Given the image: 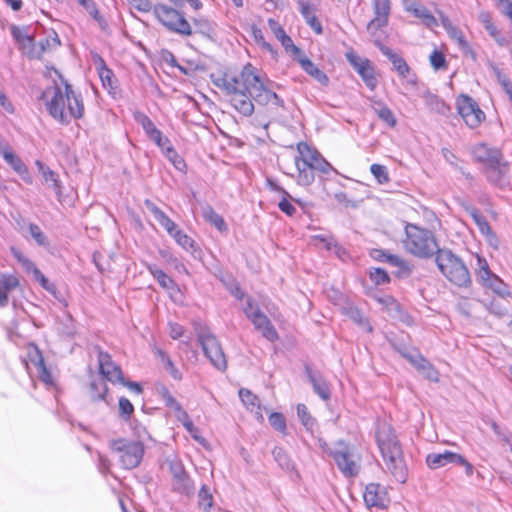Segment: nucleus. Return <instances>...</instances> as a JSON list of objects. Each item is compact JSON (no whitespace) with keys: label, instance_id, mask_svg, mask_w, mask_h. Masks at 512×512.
<instances>
[{"label":"nucleus","instance_id":"f257e3e1","mask_svg":"<svg viewBox=\"0 0 512 512\" xmlns=\"http://www.w3.org/2000/svg\"><path fill=\"white\" fill-rule=\"evenodd\" d=\"M214 84L230 96L232 106L245 117L253 114V101L270 110L284 108L283 99L273 91V82L261 78L250 63L243 67L239 75L225 74Z\"/></svg>","mask_w":512,"mask_h":512},{"label":"nucleus","instance_id":"f03ea898","mask_svg":"<svg viewBox=\"0 0 512 512\" xmlns=\"http://www.w3.org/2000/svg\"><path fill=\"white\" fill-rule=\"evenodd\" d=\"M64 88L54 85L47 88L42 99L49 114L62 125H68L71 119H80L84 115V103L68 81L61 79Z\"/></svg>","mask_w":512,"mask_h":512},{"label":"nucleus","instance_id":"7ed1b4c3","mask_svg":"<svg viewBox=\"0 0 512 512\" xmlns=\"http://www.w3.org/2000/svg\"><path fill=\"white\" fill-rule=\"evenodd\" d=\"M376 442L381 452L387 471L400 483L407 478V466L403 452L394 429L385 421L378 422Z\"/></svg>","mask_w":512,"mask_h":512},{"label":"nucleus","instance_id":"20e7f679","mask_svg":"<svg viewBox=\"0 0 512 512\" xmlns=\"http://www.w3.org/2000/svg\"><path fill=\"white\" fill-rule=\"evenodd\" d=\"M402 243L408 253L418 258L436 257L438 251H441L433 232L412 223L405 225V237Z\"/></svg>","mask_w":512,"mask_h":512},{"label":"nucleus","instance_id":"39448f33","mask_svg":"<svg viewBox=\"0 0 512 512\" xmlns=\"http://www.w3.org/2000/svg\"><path fill=\"white\" fill-rule=\"evenodd\" d=\"M435 262L440 272L452 284L461 288H468L471 285L472 279L466 264L450 249L438 251Z\"/></svg>","mask_w":512,"mask_h":512},{"label":"nucleus","instance_id":"423d86ee","mask_svg":"<svg viewBox=\"0 0 512 512\" xmlns=\"http://www.w3.org/2000/svg\"><path fill=\"white\" fill-rule=\"evenodd\" d=\"M151 10L156 19L168 30L182 36H190L192 34L190 23L178 10L165 4L154 5Z\"/></svg>","mask_w":512,"mask_h":512},{"label":"nucleus","instance_id":"0eeeda50","mask_svg":"<svg viewBox=\"0 0 512 512\" xmlns=\"http://www.w3.org/2000/svg\"><path fill=\"white\" fill-rule=\"evenodd\" d=\"M110 448L119 455L120 462L125 469L136 468L144 455V446L140 441L116 439L110 442Z\"/></svg>","mask_w":512,"mask_h":512},{"label":"nucleus","instance_id":"6e6552de","mask_svg":"<svg viewBox=\"0 0 512 512\" xmlns=\"http://www.w3.org/2000/svg\"><path fill=\"white\" fill-rule=\"evenodd\" d=\"M197 337L211 364L218 370L224 371L227 368V361L217 338L206 328L198 330Z\"/></svg>","mask_w":512,"mask_h":512},{"label":"nucleus","instance_id":"1a4fd4ad","mask_svg":"<svg viewBox=\"0 0 512 512\" xmlns=\"http://www.w3.org/2000/svg\"><path fill=\"white\" fill-rule=\"evenodd\" d=\"M331 455L340 471L346 477H353L359 473L360 465L358 457L345 443H337Z\"/></svg>","mask_w":512,"mask_h":512},{"label":"nucleus","instance_id":"9d476101","mask_svg":"<svg viewBox=\"0 0 512 512\" xmlns=\"http://www.w3.org/2000/svg\"><path fill=\"white\" fill-rule=\"evenodd\" d=\"M458 112L470 128L478 127L485 120V113L477 102L467 96L461 95L457 100Z\"/></svg>","mask_w":512,"mask_h":512},{"label":"nucleus","instance_id":"9b49d317","mask_svg":"<svg viewBox=\"0 0 512 512\" xmlns=\"http://www.w3.org/2000/svg\"><path fill=\"white\" fill-rule=\"evenodd\" d=\"M379 50L385 55L393 65L394 70L398 73V75L405 79L406 84L409 86H415L417 84V76L412 72L411 68L405 61L403 57L395 53L391 48L381 44L376 43Z\"/></svg>","mask_w":512,"mask_h":512},{"label":"nucleus","instance_id":"f8f14e48","mask_svg":"<svg viewBox=\"0 0 512 512\" xmlns=\"http://www.w3.org/2000/svg\"><path fill=\"white\" fill-rule=\"evenodd\" d=\"M169 470L173 476V488L182 494H189L193 490L192 481L181 461L174 458L168 461Z\"/></svg>","mask_w":512,"mask_h":512},{"label":"nucleus","instance_id":"ddd939ff","mask_svg":"<svg viewBox=\"0 0 512 512\" xmlns=\"http://www.w3.org/2000/svg\"><path fill=\"white\" fill-rule=\"evenodd\" d=\"M363 498L368 508L384 509L390 502L386 488L379 483H369L365 488Z\"/></svg>","mask_w":512,"mask_h":512},{"label":"nucleus","instance_id":"4468645a","mask_svg":"<svg viewBox=\"0 0 512 512\" xmlns=\"http://www.w3.org/2000/svg\"><path fill=\"white\" fill-rule=\"evenodd\" d=\"M98 363L100 373L104 378L112 383L123 382V373L119 366L113 361L107 352L99 350Z\"/></svg>","mask_w":512,"mask_h":512},{"label":"nucleus","instance_id":"2eb2a0df","mask_svg":"<svg viewBox=\"0 0 512 512\" xmlns=\"http://www.w3.org/2000/svg\"><path fill=\"white\" fill-rule=\"evenodd\" d=\"M507 172L508 164L503 161L502 156L500 158H494L493 163H490L484 168L486 179L491 184L499 187H503L507 183Z\"/></svg>","mask_w":512,"mask_h":512},{"label":"nucleus","instance_id":"dca6fc26","mask_svg":"<svg viewBox=\"0 0 512 512\" xmlns=\"http://www.w3.org/2000/svg\"><path fill=\"white\" fill-rule=\"evenodd\" d=\"M406 360H408L410 364L429 381H439V372L420 353L408 354L406 355Z\"/></svg>","mask_w":512,"mask_h":512},{"label":"nucleus","instance_id":"f3484780","mask_svg":"<svg viewBox=\"0 0 512 512\" xmlns=\"http://www.w3.org/2000/svg\"><path fill=\"white\" fill-rule=\"evenodd\" d=\"M373 8L375 17L367 25L369 31H376L387 25L390 14V1L373 0Z\"/></svg>","mask_w":512,"mask_h":512},{"label":"nucleus","instance_id":"a211bd4d","mask_svg":"<svg viewBox=\"0 0 512 512\" xmlns=\"http://www.w3.org/2000/svg\"><path fill=\"white\" fill-rule=\"evenodd\" d=\"M405 9L415 17L421 19L422 23L428 28H433L438 25L436 18L431 14V12L416 0L405 1Z\"/></svg>","mask_w":512,"mask_h":512},{"label":"nucleus","instance_id":"6ab92c4d","mask_svg":"<svg viewBox=\"0 0 512 512\" xmlns=\"http://www.w3.org/2000/svg\"><path fill=\"white\" fill-rule=\"evenodd\" d=\"M460 460V454L445 450L441 453H429L426 456V464L430 469L436 470L447 466L448 464H455Z\"/></svg>","mask_w":512,"mask_h":512},{"label":"nucleus","instance_id":"aec40b11","mask_svg":"<svg viewBox=\"0 0 512 512\" xmlns=\"http://www.w3.org/2000/svg\"><path fill=\"white\" fill-rule=\"evenodd\" d=\"M255 329L259 331L262 336L270 342H275L278 340L279 335L273 326L270 319L264 314L257 315L255 318L251 320Z\"/></svg>","mask_w":512,"mask_h":512},{"label":"nucleus","instance_id":"412c9836","mask_svg":"<svg viewBox=\"0 0 512 512\" xmlns=\"http://www.w3.org/2000/svg\"><path fill=\"white\" fill-rule=\"evenodd\" d=\"M268 26L274 36L281 42L286 51H291L293 54H301V50L296 45H294L291 37L286 34L285 30L278 23V21L270 18L268 19Z\"/></svg>","mask_w":512,"mask_h":512},{"label":"nucleus","instance_id":"4be33fe9","mask_svg":"<svg viewBox=\"0 0 512 512\" xmlns=\"http://www.w3.org/2000/svg\"><path fill=\"white\" fill-rule=\"evenodd\" d=\"M144 205L146 209L154 216L155 220L166 230V232L170 235L172 232L177 229L176 223L171 220L164 211H162L159 207L156 206L151 200L146 199L144 201Z\"/></svg>","mask_w":512,"mask_h":512},{"label":"nucleus","instance_id":"5701e85b","mask_svg":"<svg viewBox=\"0 0 512 512\" xmlns=\"http://www.w3.org/2000/svg\"><path fill=\"white\" fill-rule=\"evenodd\" d=\"M308 380L311 383L314 392L324 401L331 397L330 386L327 381L318 373H314L308 367L306 368Z\"/></svg>","mask_w":512,"mask_h":512},{"label":"nucleus","instance_id":"b1692460","mask_svg":"<svg viewBox=\"0 0 512 512\" xmlns=\"http://www.w3.org/2000/svg\"><path fill=\"white\" fill-rule=\"evenodd\" d=\"M298 62L301 68L311 77H313L317 82L326 86L329 83L328 76L318 68L316 64H314L308 57L305 55H300L298 57Z\"/></svg>","mask_w":512,"mask_h":512},{"label":"nucleus","instance_id":"393cba45","mask_svg":"<svg viewBox=\"0 0 512 512\" xmlns=\"http://www.w3.org/2000/svg\"><path fill=\"white\" fill-rule=\"evenodd\" d=\"M472 154L477 162L483 163L485 166L493 163L494 158H500L502 156L499 150L492 149L483 143L474 146Z\"/></svg>","mask_w":512,"mask_h":512},{"label":"nucleus","instance_id":"a878e982","mask_svg":"<svg viewBox=\"0 0 512 512\" xmlns=\"http://www.w3.org/2000/svg\"><path fill=\"white\" fill-rule=\"evenodd\" d=\"M370 256L379 262H386L393 267H398L401 270L408 269V265L405 260L395 254H391L383 249H372Z\"/></svg>","mask_w":512,"mask_h":512},{"label":"nucleus","instance_id":"bb28decb","mask_svg":"<svg viewBox=\"0 0 512 512\" xmlns=\"http://www.w3.org/2000/svg\"><path fill=\"white\" fill-rule=\"evenodd\" d=\"M299 10L303 18L305 19L306 23L310 26V28L316 33V34H322L323 28L316 17V15L313 13L312 8L308 2H305L303 0H298Z\"/></svg>","mask_w":512,"mask_h":512},{"label":"nucleus","instance_id":"cd10ccee","mask_svg":"<svg viewBox=\"0 0 512 512\" xmlns=\"http://www.w3.org/2000/svg\"><path fill=\"white\" fill-rule=\"evenodd\" d=\"M36 165L44 181L50 183V187L54 189L57 196H60L62 194V187L58 175L39 160L36 161Z\"/></svg>","mask_w":512,"mask_h":512},{"label":"nucleus","instance_id":"c85d7f7f","mask_svg":"<svg viewBox=\"0 0 512 512\" xmlns=\"http://www.w3.org/2000/svg\"><path fill=\"white\" fill-rule=\"evenodd\" d=\"M298 155L295 157L297 160L305 163L307 166L312 167L320 153L310 147L305 142H300L297 145Z\"/></svg>","mask_w":512,"mask_h":512},{"label":"nucleus","instance_id":"c756f323","mask_svg":"<svg viewBox=\"0 0 512 512\" xmlns=\"http://www.w3.org/2000/svg\"><path fill=\"white\" fill-rule=\"evenodd\" d=\"M295 165L297 168V177H296L297 184H299L301 186L311 185L315 180V173H314L312 167L307 166L305 163L297 160L296 158H295Z\"/></svg>","mask_w":512,"mask_h":512},{"label":"nucleus","instance_id":"7c9ffc66","mask_svg":"<svg viewBox=\"0 0 512 512\" xmlns=\"http://www.w3.org/2000/svg\"><path fill=\"white\" fill-rule=\"evenodd\" d=\"M133 116L134 120L143 128L145 134L150 140L161 133L152 120L143 112L136 111Z\"/></svg>","mask_w":512,"mask_h":512},{"label":"nucleus","instance_id":"2f4dec72","mask_svg":"<svg viewBox=\"0 0 512 512\" xmlns=\"http://www.w3.org/2000/svg\"><path fill=\"white\" fill-rule=\"evenodd\" d=\"M147 269L162 288L166 290H173L176 288V283L174 280L156 265L149 264Z\"/></svg>","mask_w":512,"mask_h":512},{"label":"nucleus","instance_id":"473e14b6","mask_svg":"<svg viewBox=\"0 0 512 512\" xmlns=\"http://www.w3.org/2000/svg\"><path fill=\"white\" fill-rule=\"evenodd\" d=\"M0 154L4 157L7 163L20 175L28 174V169L22 160L16 156L9 147H4Z\"/></svg>","mask_w":512,"mask_h":512},{"label":"nucleus","instance_id":"72a5a7b5","mask_svg":"<svg viewBox=\"0 0 512 512\" xmlns=\"http://www.w3.org/2000/svg\"><path fill=\"white\" fill-rule=\"evenodd\" d=\"M169 236L172 237L178 245H180L184 250L188 252L195 253L198 249L195 241L178 228L175 229Z\"/></svg>","mask_w":512,"mask_h":512},{"label":"nucleus","instance_id":"f704fd0d","mask_svg":"<svg viewBox=\"0 0 512 512\" xmlns=\"http://www.w3.org/2000/svg\"><path fill=\"white\" fill-rule=\"evenodd\" d=\"M202 216L212 225H214L219 231L223 232L227 230V225L221 215L216 213V211L210 205H206L202 209Z\"/></svg>","mask_w":512,"mask_h":512},{"label":"nucleus","instance_id":"c9c22d12","mask_svg":"<svg viewBox=\"0 0 512 512\" xmlns=\"http://www.w3.org/2000/svg\"><path fill=\"white\" fill-rule=\"evenodd\" d=\"M377 116L385 122L389 127H394L397 123L396 117L392 110L382 102H375L373 106Z\"/></svg>","mask_w":512,"mask_h":512},{"label":"nucleus","instance_id":"e433bc0d","mask_svg":"<svg viewBox=\"0 0 512 512\" xmlns=\"http://www.w3.org/2000/svg\"><path fill=\"white\" fill-rule=\"evenodd\" d=\"M98 74L101 82L105 88L110 91L116 89L115 79L112 70H110L104 63L102 58H99V65L97 66Z\"/></svg>","mask_w":512,"mask_h":512},{"label":"nucleus","instance_id":"4c0bfd02","mask_svg":"<svg viewBox=\"0 0 512 512\" xmlns=\"http://www.w3.org/2000/svg\"><path fill=\"white\" fill-rule=\"evenodd\" d=\"M345 314L357 325L366 329L368 332H372V327L369 324L368 319L364 315V313L359 310L357 307L349 306L345 308Z\"/></svg>","mask_w":512,"mask_h":512},{"label":"nucleus","instance_id":"58836bf2","mask_svg":"<svg viewBox=\"0 0 512 512\" xmlns=\"http://www.w3.org/2000/svg\"><path fill=\"white\" fill-rule=\"evenodd\" d=\"M482 286L491 289L501 298L510 296V292L507 289V285L496 274L492 275L491 279L482 284Z\"/></svg>","mask_w":512,"mask_h":512},{"label":"nucleus","instance_id":"ea45409f","mask_svg":"<svg viewBox=\"0 0 512 512\" xmlns=\"http://www.w3.org/2000/svg\"><path fill=\"white\" fill-rule=\"evenodd\" d=\"M467 213L470 215V217L473 219L475 224L477 225L480 233L484 236L486 233H490V230L492 229L489 225L486 218L479 212V210L475 207H468L466 209Z\"/></svg>","mask_w":512,"mask_h":512},{"label":"nucleus","instance_id":"a19ab883","mask_svg":"<svg viewBox=\"0 0 512 512\" xmlns=\"http://www.w3.org/2000/svg\"><path fill=\"white\" fill-rule=\"evenodd\" d=\"M108 392L106 383L102 380H93L90 383V395L93 401H105Z\"/></svg>","mask_w":512,"mask_h":512},{"label":"nucleus","instance_id":"79ce46f5","mask_svg":"<svg viewBox=\"0 0 512 512\" xmlns=\"http://www.w3.org/2000/svg\"><path fill=\"white\" fill-rule=\"evenodd\" d=\"M273 457L278 465L287 471L294 469V463L287 454V452L281 447H275L272 451Z\"/></svg>","mask_w":512,"mask_h":512},{"label":"nucleus","instance_id":"37998d69","mask_svg":"<svg viewBox=\"0 0 512 512\" xmlns=\"http://www.w3.org/2000/svg\"><path fill=\"white\" fill-rule=\"evenodd\" d=\"M11 34H12L14 40L23 49L31 46L33 43V38L27 34V31L25 28H21V27L13 25V26H11Z\"/></svg>","mask_w":512,"mask_h":512},{"label":"nucleus","instance_id":"c03bdc74","mask_svg":"<svg viewBox=\"0 0 512 512\" xmlns=\"http://www.w3.org/2000/svg\"><path fill=\"white\" fill-rule=\"evenodd\" d=\"M477 265L476 277L478 282L482 285L491 279V276L494 275V273L490 270L487 260L479 255L477 256Z\"/></svg>","mask_w":512,"mask_h":512},{"label":"nucleus","instance_id":"a18cd8bd","mask_svg":"<svg viewBox=\"0 0 512 512\" xmlns=\"http://www.w3.org/2000/svg\"><path fill=\"white\" fill-rule=\"evenodd\" d=\"M490 68L492 69L497 81L502 86L506 94L509 96L512 101V82L508 79V77L502 72V70L495 65L494 63H490Z\"/></svg>","mask_w":512,"mask_h":512},{"label":"nucleus","instance_id":"49530a36","mask_svg":"<svg viewBox=\"0 0 512 512\" xmlns=\"http://www.w3.org/2000/svg\"><path fill=\"white\" fill-rule=\"evenodd\" d=\"M345 57L358 74L372 65L370 60L360 58L353 50L346 52Z\"/></svg>","mask_w":512,"mask_h":512},{"label":"nucleus","instance_id":"de8ad7c7","mask_svg":"<svg viewBox=\"0 0 512 512\" xmlns=\"http://www.w3.org/2000/svg\"><path fill=\"white\" fill-rule=\"evenodd\" d=\"M345 57L358 74L372 65L370 60L360 58L353 50L346 52Z\"/></svg>","mask_w":512,"mask_h":512},{"label":"nucleus","instance_id":"09e8293b","mask_svg":"<svg viewBox=\"0 0 512 512\" xmlns=\"http://www.w3.org/2000/svg\"><path fill=\"white\" fill-rule=\"evenodd\" d=\"M345 57L358 74L372 65L370 60L360 58L353 50L346 52Z\"/></svg>","mask_w":512,"mask_h":512},{"label":"nucleus","instance_id":"8fccbe9b","mask_svg":"<svg viewBox=\"0 0 512 512\" xmlns=\"http://www.w3.org/2000/svg\"><path fill=\"white\" fill-rule=\"evenodd\" d=\"M243 312L250 321L257 315L263 313L258 303L251 296H247L245 298L243 303Z\"/></svg>","mask_w":512,"mask_h":512},{"label":"nucleus","instance_id":"3c124183","mask_svg":"<svg viewBox=\"0 0 512 512\" xmlns=\"http://www.w3.org/2000/svg\"><path fill=\"white\" fill-rule=\"evenodd\" d=\"M239 397H240L241 401L243 402V404L251 411L254 410V408L260 407L258 397L255 394H253L251 391H249L248 389H244V388L240 389Z\"/></svg>","mask_w":512,"mask_h":512},{"label":"nucleus","instance_id":"603ef678","mask_svg":"<svg viewBox=\"0 0 512 512\" xmlns=\"http://www.w3.org/2000/svg\"><path fill=\"white\" fill-rule=\"evenodd\" d=\"M199 504L203 507L205 512H209L213 504V497L206 485H203L198 493Z\"/></svg>","mask_w":512,"mask_h":512},{"label":"nucleus","instance_id":"864d4df0","mask_svg":"<svg viewBox=\"0 0 512 512\" xmlns=\"http://www.w3.org/2000/svg\"><path fill=\"white\" fill-rule=\"evenodd\" d=\"M151 141H153L164 154H175V149L171 145V141L166 136H164L162 132L156 135V137Z\"/></svg>","mask_w":512,"mask_h":512},{"label":"nucleus","instance_id":"5fc2aeb1","mask_svg":"<svg viewBox=\"0 0 512 512\" xmlns=\"http://www.w3.org/2000/svg\"><path fill=\"white\" fill-rule=\"evenodd\" d=\"M491 429L499 440L506 443L512 451V433L508 429L501 428L496 422L491 423Z\"/></svg>","mask_w":512,"mask_h":512},{"label":"nucleus","instance_id":"6e6d98bb","mask_svg":"<svg viewBox=\"0 0 512 512\" xmlns=\"http://www.w3.org/2000/svg\"><path fill=\"white\" fill-rule=\"evenodd\" d=\"M423 99L425 103L432 109L437 112H441L444 108V102L439 99V97L430 91H426L423 94Z\"/></svg>","mask_w":512,"mask_h":512},{"label":"nucleus","instance_id":"4d7b16f0","mask_svg":"<svg viewBox=\"0 0 512 512\" xmlns=\"http://www.w3.org/2000/svg\"><path fill=\"white\" fill-rule=\"evenodd\" d=\"M297 415H298L299 419L301 420L302 424L307 429H312L315 420L308 412V409L305 404L297 405Z\"/></svg>","mask_w":512,"mask_h":512},{"label":"nucleus","instance_id":"13d9d810","mask_svg":"<svg viewBox=\"0 0 512 512\" xmlns=\"http://www.w3.org/2000/svg\"><path fill=\"white\" fill-rule=\"evenodd\" d=\"M370 172L377 179L379 184H384L389 181L388 171L384 165L372 164L370 166Z\"/></svg>","mask_w":512,"mask_h":512},{"label":"nucleus","instance_id":"bf43d9fd","mask_svg":"<svg viewBox=\"0 0 512 512\" xmlns=\"http://www.w3.org/2000/svg\"><path fill=\"white\" fill-rule=\"evenodd\" d=\"M359 75L370 90H374L376 88L377 79L375 77V72L372 65L365 68L362 72L359 73Z\"/></svg>","mask_w":512,"mask_h":512},{"label":"nucleus","instance_id":"052dcab7","mask_svg":"<svg viewBox=\"0 0 512 512\" xmlns=\"http://www.w3.org/2000/svg\"><path fill=\"white\" fill-rule=\"evenodd\" d=\"M134 412V406L126 397L119 399V415L123 420H128Z\"/></svg>","mask_w":512,"mask_h":512},{"label":"nucleus","instance_id":"680f3d73","mask_svg":"<svg viewBox=\"0 0 512 512\" xmlns=\"http://www.w3.org/2000/svg\"><path fill=\"white\" fill-rule=\"evenodd\" d=\"M30 236L36 241L39 246H47V237L37 224L30 223L28 226Z\"/></svg>","mask_w":512,"mask_h":512},{"label":"nucleus","instance_id":"e2e57ef3","mask_svg":"<svg viewBox=\"0 0 512 512\" xmlns=\"http://www.w3.org/2000/svg\"><path fill=\"white\" fill-rule=\"evenodd\" d=\"M19 285V280L13 275L2 274L0 278V288L6 294L8 291L15 289Z\"/></svg>","mask_w":512,"mask_h":512},{"label":"nucleus","instance_id":"0e129e2a","mask_svg":"<svg viewBox=\"0 0 512 512\" xmlns=\"http://www.w3.org/2000/svg\"><path fill=\"white\" fill-rule=\"evenodd\" d=\"M430 64L435 70L445 69L447 67L445 56L442 52L434 50L429 56Z\"/></svg>","mask_w":512,"mask_h":512},{"label":"nucleus","instance_id":"69168bd1","mask_svg":"<svg viewBox=\"0 0 512 512\" xmlns=\"http://www.w3.org/2000/svg\"><path fill=\"white\" fill-rule=\"evenodd\" d=\"M160 394L165 405L174 412H177L182 408L181 404L171 395V393L166 388H162Z\"/></svg>","mask_w":512,"mask_h":512},{"label":"nucleus","instance_id":"338daca9","mask_svg":"<svg viewBox=\"0 0 512 512\" xmlns=\"http://www.w3.org/2000/svg\"><path fill=\"white\" fill-rule=\"evenodd\" d=\"M370 279L376 285H384V284L389 283V281H390V277H389L388 273L381 268H375L373 271H371Z\"/></svg>","mask_w":512,"mask_h":512},{"label":"nucleus","instance_id":"774afa93","mask_svg":"<svg viewBox=\"0 0 512 512\" xmlns=\"http://www.w3.org/2000/svg\"><path fill=\"white\" fill-rule=\"evenodd\" d=\"M269 423L275 430L279 432H285L286 430V421L281 413H271L269 416Z\"/></svg>","mask_w":512,"mask_h":512}]
</instances>
